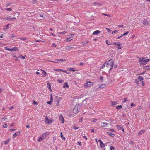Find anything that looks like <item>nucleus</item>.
<instances>
[{
  "label": "nucleus",
  "mask_w": 150,
  "mask_h": 150,
  "mask_svg": "<svg viewBox=\"0 0 150 150\" xmlns=\"http://www.w3.org/2000/svg\"><path fill=\"white\" fill-rule=\"evenodd\" d=\"M48 134V133L47 132L44 133L42 135L39 137L38 141L39 142H40L42 140L45 139L47 137Z\"/></svg>",
  "instance_id": "f257e3e1"
},
{
  "label": "nucleus",
  "mask_w": 150,
  "mask_h": 150,
  "mask_svg": "<svg viewBox=\"0 0 150 150\" xmlns=\"http://www.w3.org/2000/svg\"><path fill=\"white\" fill-rule=\"evenodd\" d=\"M109 63H110V68L109 69V71H110L112 69L113 67L114 64V61L112 59H111L107 62L106 64V66L108 67H109L108 65L110 64Z\"/></svg>",
  "instance_id": "f03ea898"
},
{
  "label": "nucleus",
  "mask_w": 150,
  "mask_h": 150,
  "mask_svg": "<svg viewBox=\"0 0 150 150\" xmlns=\"http://www.w3.org/2000/svg\"><path fill=\"white\" fill-rule=\"evenodd\" d=\"M139 58V61L141 65H144L147 63V62L146 61V59H144V58Z\"/></svg>",
  "instance_id": "7ed1b4c3"
},
{
  "label": "nucleus",
  "mask_w": 150,
  "mask_h": 150,
  "mask_svg": "<svg viewBox=\"0 0 150 150\" xmlns=\"http://www.w3.org/2000/svg\"><path fill=\"white\" fill-rule=\"evenodd\" d=\"M93 83L90 81L88 82L84 85V86L85 88H88L90 86H93Z\"/></svg>",
  "instance_id": "20e7f679"
},
{
  "label": "nucleus",
  "mask_w": 150,
  "mask_h": 150,
  "mask_svg": "<svg viewBox=\"0 0 150 150\" xmlns=\"http://www.w3.org/2000/svg\"><path fill=\"white\" fill-rule=\"evenodd\" d=\"M78 105H76L73 109V112L74 113H77L78 112Z\"/></svg>",
  "instance_id": "39448f33"
},
{
  "label": "nucleus",
  "mask_w": 150,
  "mask_h": 150,
  "mask_svg": "<svg viewBox=\"0 0 150 150\" xmlns=\"http://www.w3.org/2000/svg\"><path fill=\"white\" fill-rule=\"evenodd\" d=\"M116 127L119 130L122 129L123 132H124V130L123 129V127L122 126L119 125H116Z\"/></svg>",
  "instance_id": "423d86ee"
},
{
  "label": "nucleus",
  "mask_w": 150,
  "mask_h": 150,
  "mask_svg": "<svg viewBox=\"0 0 150 150\" xmlns=\"http://www.w3.org/2000/svg\"><path fill=\"white\" fill-rule=\"evenodd\" d=\"M143 24L147 26L149 24V22L148 21L144 19L143 21Z\"/></svg>",
  "instance_id": "0eeeda50"
},
{
  "label": "nucleus",
  "mask_w": 150,
  "mask_h": 150,
  "mask_svg": "<svg viewBox=\"0 0 150 150\" xmlns=\"http://www.w3.org/2000/svg\"><path fill=\"white\" fill-rule=\"evenodd\" d=\"M55 99H56V101L57 102V105H59V100L60 99V98H59L58 97V96H55Z\"/></svg>",
  "instance_id": "6e6552de"
},
{
  "label": "nucleus",
  "mask_w": 150,
  "mask_h": 150,
  "mask_svg": "<svg viewBox=\"0 0 150 150\" xmlns=\"http://www.w3.org/2000/svg\"><path fill=\"white\" fill-rule=\"evenodd\" d=\"M59 120L62 121V124L64 123V119L62 115H60L59 117Z\"/></svg>",
  "instance_id": "1a4fd4ad"
},
{
  "label": "nucleus",
  "mask_w": 150,
  "mask_h": 150,
  "mask_svg": "<svg viewBox=\"0 0 150 150\" xmlns=\"http://www.w3.org/2000/svg\"><path fill=\"white\" fill-rule=\"evenodd\" d=\"M53 102V96L52 94L50 95V101L47 102V103L48 104H51Z\"/></svg>",
  "instance_id": "9d476101"
},
{
  "label": "nucleus",
  "mask_w": 150,
  "mask_h": 150,
  "mask_svg": "<svg viewBox=\"0 0 150 150\" xmlns=\"http://www.w3.org/2000/svg\"><path fill=\"white\" fill-rule=\"evenodd\" d=\"M20 134V132H15L14 133L13 136V138H15L16 136H19Z\"/></svg>",
  "instance_id": "9b49d317"
},
{
  "label": "nucleus",
  "mask_w": 150,
  "mask_h": 150,
  "mask_svg": "<svg viewBox=\"0 0 150 150\" xmlns=\"http://www.w3.org/2000/svg\"><path fill=\"white\" fill-rule=\"evenodd\" d=\"M41 70L42 71V76L43 77H45L46 76L47 73L46 72V71L43 70L41 69Z\"/></svg>",
  "instance_id": "f8f14e48"
},
{
  "label": "nucleus",
  "mask_w": 150,
  "mask_h": 150,
  "mask_svg": "<svg viewBox=\"0 0 150 150\" xmlns=\"http://www.w3.org/2000/svg\"><path fill=\"white\" fill-rule=\"evenodd\" d=\"M54 71H61L62 72H66L67 74H69V72H67L66 70H62V69H55Z\"/></svg>",
  "instance_id": "ddd939ff"
},
{
  "label": "nucleus",
  "mask_w": 150,
  "mask_h": 150,
  "mask_svg": "<svg viewBox=\"0 0 150 150\" xmlns=\"http://www.w3.org/2000/svg\"><path fill=\"white\" fill-rule=\"evenodd\" d=\"M101 124L102 127H107V125H109L108 123L105 122H102Z\"/></svg>",
  "instance_id": "4468645a"
},
{
  "label": "nucleus",
  "mask_w": 150,
  "mask_h": 150,
  "mask_svg": "<svg viewBox=\"0 0 150 150\" xmlns=\"http://www.w3.org/2000/svg\"><path fill=\"white\" fill-rule=\"evenodd\" d=\"M18 50V48L16 47H14L11 49H10V51L11 52L15 51L16 50Z\"/></svg>",
  "instance_id": "2eb2a0df"
},
{
  "label": "nucleus",
  "mask_w": 150,
  "mask_h": 150,
  "mask_svg": "<svg viewBox=\"0 0 150 150\" xmlns=\"http://www.w3.org/2000/svg\"><path fill=\"white\" fill-rule=\"evenodd\" d=\"M100 32V31L99 30H96V31L93 32V35H98L99 34Z\"/></svg>",
  "instance_id": "dca6fc26"
},
{
  "label": "nucleus",
  "mask_w": 150,
  "mask_h": 150,
  "mask_svg": "<svg viewBox=\"0 0 150 150\" xmlns=\"http://www.w3.org/2000/svg\"><path fill=\"white\" fill-rule=\"evenodd\" d=\"M53 120L52 119H50L48 120L47 121L46 123H47L48 124H50L52 122Z\"/></svg>",
  "instance_id": "f3484780"
},
{
  "label": "nucleus",
  "mask_w": 150,
  "mask_h": 150,
  "mask_svg": "<svg viewBox=\"0 0 150 150\" xmlns=\"http://www.w3.org/2000/svg\"><path fill=\"white\" fill-rule=\"evenodd\" d=\"M107 133L108 134L110 135V136L112 137H114L115 136V134L113 133L112 132H111L110 131L107 132Z\"/></svg>",
  "instance_id": "a211bd4d"
},
{
  "label": "nucleus",
  "mask_w": 150,
  "mask_h": 150,
  "mask_svg": "<svg viewBox=\"0 0 150 150\" xmlns=\"http://www.w3.org/2000/svg\"><path fill=\"white\" fill-rule=\"evenodd\" d=\"M63 87V88H66V87H67V88L69 87V86H68V84L67 83V82H65L64 83Z\"/></svg>",
  "instance_id": "6ab92c4d"
},
{
  "label": "nucleus",
  "mask_w": 150,
  "mask_h": 150,
  "mask_svg": "<svg viewBox=\"0 0 150 150\" xmlns=\"http://www.w3.org/2000/svg\"><path fill=\"white\" fill-rule=\"evenodd\" d=\"M145 132V131L144 130H141L138 133V136L141 135L142 134Z\"/></svg>",
  "instance_id": "aec40b11"
},
{
  "label": "nucleus",
  "mask_w": 150,
  "mask_h": 150,
  "mask_svg": "<svg viewBox=\"0 0 150 150\" xmlns=\"http://www.w3.org/2000/svg\"><path fill=\"white\" fill-rule=\"evenodd\" d=\"M68 70H69V71H73L74 72L75 71H78L77 70H75L74 68H69L68 69Z\"/></svg>",
  "instance_id": "412c9836"
},
{
  "label": "nucleus",
  "mask_w": 150,
  "mask_h": 150,
  "mask_svg": "<svg viewBox=\"0 0 150 150\" xmlns=\"http://www.w3.org/2000/svg\"><path fill=\"white\" fill-rule=\"evenodd\" d=\"M117 104V101H112L111 102V105L112 106H115Z\"/></svg>",
  "instance_id": "4be33fe9"
},
{
  "label": "nucleus",
  "mask_w": 150,
  "mask_h": 150,
  "mask_svg": "<svg viewBox=\"0 0 150 150\" xmlns=\"http://www.w3.org/2000/svg\"><path fill=\"white\" fill-rule=\"evenodd\" d=\"M105 144H104L103 142H101L100 144V146L101 148H103L105 147Z\"/></svg>",
  "instance_id": "5701e85b"
},
{
  "label": "nucleus",
  "mask_w": 150,
  "mask_h": 150,
  "mask_svg": "<svg viewBox=\"0 0 150 150\" xmlns=\"http://www.w3.org/2000/svg\"><path fill=\"white\" fill-rule=\"evenodd\" d=\"M106 43L108 45H112V43H111V42H110V41L108 40H106Z\"/></svg>",
  "instance_id": "b1692460"
},
{
  "label": "nucleus",
  "mask_w": 150,
  "mask_h": 150,
  "mask_svg": "<svg viewBox=\"0 0 150 150\" xmlns=\"http://www.w3.org/2000/svg\"><path fill=\"white\" fill-rule=\"evenodd\" d=\"M74 48V47H71V46H67L66 47V50H71V49L72 48Z\"/></svg>",
  "instance_id": "393cba45"
},
{
  "label": "nucleus",
  "mask_w": 150,
  "mask_h": 150,
  "mask_svg": "<svg viewBox=\"0 0 150 150\" xmlns=\"http://www.w3.org/2000/svg\"><path fill=\"white\" fill-rule=\"evenodd\" d=\"M10 140V139L8 138L7 140L4 141V144H5V145L7 144L9 142Z\"/></svg>",
  "instance_id": "a878e982"
},
{
  "label": "nucleus",
  "mask_w": 150,
  "mask_h": 150,
  "mask_svg": "<svg viewBox=\"0 0 150 150\" xmlns=\"http://www.w3.org/2000/svg\"><path fill=\"white\" fill-rule=\"evenodd\" d=\"M21 58L22 59H25V56H23V55H20V56H18V57L17 58V60L18 59V58Z\"/></svg>",
  "instance_id": "bb28decb"
},
{
  "label": "nucleus",
  "mask_w": 150,
  "mask_h": 150,
  "mask_svg": "<svg viewBox=\"0 0 150 150\" xmlns=\"http://www.w3.org/2000/svg\"><path fill=\"white\" fill-rule=\"evenodd\" d=\"M4 20H11V16H9L8 17H6L4 18Z\"/></svg>",
  "instance_id": "cd10ccee"
},
{
  "label": "nucleus",
  "mask_w": 150,
  "mask_h": 150,
  "mask_svg": "<svg viewBox=\"0 0 150 150\" xmlns=\"http://www.w3.org/2000/svg\"><path fill=\"white\" fill-rule=\"evenodd\" d=\"M138 79L140 81H142L144 80V78L143 77L141 76L138 77Z\"/></svg>",
  "instance_id": "c85d7f7f"
},
{
  "label": "nucleus",
  "mask_w": 150,
  "mask_h": 150,
  "mask_svg": "<svg viewBox=\"0 0 150 150\" xmlns=\"http://www.w3.org/2000/svg\"><path fill=\"white\" fill-rule=\"evenodd\" d=\"M54 60H55V61H57L58 62L59 61H64L65 60L63 59H56Z\"/></svg>",
  "instance_id": "c756f323"
},
{
  "label": "nucleus",
  "mask_w": 150,
  "mask_h": 150,
  "mask_svg": "<svg viewBox=\"0 0 150 150\" xmlns=\"http://www.w3.org/2000/svg\"><path fill=\"white\" fill-rule=\"evenodd\" d=\"M47 88L50 89V91H52L51 86L49 83H47Z\"/></svg>",
  "instance_id": "7c9ffc66"
},
{
  "label": "nucleus",
  "mask_w": 150,
  "mask_h": 150,
  "mask_svg": "<svg viewBox=\"0 0 150 150\" xmlns=\"http://www.w3.org/2000/svg\"><path fill=\"white\" fill-rule=\"evenodd\" d=\"M58 81L59 83H62L64 82V80L62 79H59L58 80Z\"/></svg>",
  "instance_id": "2f4dec72"
},
{
  "label": "nucleus",
  "mask_w": 150,
  "mask_h": 150,
  "mask_svg": "<svg viewBox=\"0 0 150 150\" xmlns=\"http://www.w3.org/2000/svg\"><path fill=\"white\" fill-rule=\"evenodd\" d=\"M117 45L118 46L117 48L118 49H121L122 48V47L120 46L121 44L120 43H118Z\"/></svg>",
  "instance_id": "473e14b6"
},
{
  "label": "nucleus",
  "mask_w": 150,
  "mask_h": 150,
  "mask_svg": "<svg viewBox=\"0 0 150 150\" xmlns=\"http://www.w3.org/2000/svg\"><path fill=\"white\" fill-rule=\"evenodd\" d=\"M60 135H61V138H62V139L65 140V137L63 136L62 132L61 133Z\"/></svg>",
  "instance_id": "72a5a7b5"
},
{
  "label": "nucleus",
  "mask_w": 150,
  "mask_h": 150,
  "mask_svg": "<svg viewBox=\"0 0 150 150\" xmlns=\"http://www.w3.org/2000/svg\"><path fill=\"white\" fill-rule=\"evenodd\" d=\"M144 69H147V70H150V68L149 66H146V67L144 66Z\"/></svg>",
  "instance_id": "f704fd0d"
},
{
  "label": "nucleus",
  "mask_w": 150,
  "mask_h": 150,
  "mask_svg": "<svg viewBox=\"0 0 150 150\" xmlns=\"http://www.w3.org/2000/svg\"><path fill=\"white\" fill-rule=\"evenodd\" d=\"M73 39V38L72 37L68 38L67 39V41H71Z\"/></svg>",
  "instance_id": "c9c22d12"
},
{
  "label": "nucleus",
  "mask_w": 150,
  "mask_h": 150,
  "mask_svg": "<svg viewBox=\"0 0 150 150\" xmlns=\"http://www.w3.org/2000/svg\"><path fill=\"white\" fill-rule=\"evenodd\" d=\"M122 106L121 105H118L116 107V108L117 109H120L122 108Z\"/></svg>",
  "instance_id": "e433bc0d"
},
{
  "label": "nucleus",
  "mask_w": 150,
  "mask_h": 150,
  "mask_svg": "<svg viewBox=\"0 0 150 150\" xmlns=\"http://www.w3.org/2000/svg\"><path fill=\"white\" fill-rule=\"evenodd\" d=\"M118 31V30H116L115 31H113L112 32V34H114L115 33H117Z\"/></svg>",
  "instance_id": "4c0bfd02"
},
{
  "label": "nucleus",
  "mask_w": 150,
  "mask_h": 150,
  "mask_svg": "<svg viewBox=\"0 0 150 150\" xmlns=\"http://www.w3.org/2000/svg\"><path fill=\"white\" fill-rule=\"evenodd\" d=\"M105 85L104 84H100L99 85V88H102L104 87Z\"/></svg>",
  "instance_id": "58836bf2"
},
{
  "label": "nucleus",
  "mask_w": 150,
  "mask_h": 150,
  "mask_svg": "<svg viewBox=\"0 0 150 150\" xmlns=\"http://www.w3.org/2000/svg\"><path fill=\"white\" fill-rule=\"evenodd\" d=\"M129 33V31H127L126 32H125V33L124 34H123V35H122V36H124L127 34H128Z\"/></svg>",
  "instance_id": "ea45409f"
},
{
  "label": "nucleus",
  "mask_w": 150,
  "mask_h": 150,
  "mask_svg": "<svg viewBox=\"0 0 150 150\" xmlns=\"http://www.w3.org/2000/svg\"><path fill=\"white\" fill-rule=\"evenodd\" d=\"M19 39H21L23 40H26L27 39L25 37H24V38H19Z\"/></svg>",
  "instance_id": "a19ab883"
},
{
  "label": "nucleus",
  "mask_w": 150,
  "mask_h": 150,
  "mask_svg": "<svg viewBox=\"0 0 150 150\" xmlns=\"http://www.w3.org/2000/svg\"><path fill=\"white\" fill-rule=\"evenodd\" d=\"M128 98H126L124 99V101H123V102H125L126 101H128Z\"/></svg>",
  "instance_id": "79ce46f5"
},
{
  "label": "nucleus",
  "mask_w": 150,
  "mask_h": 150,
  "mask_svg": "<svg viewBox=\"0 0 150 150\" xmlns=\"http://www.w3.org/2000/svg\"><path fill=\"white\" fill-rule=\"evenodd\" d=\"M107 62H106L105 63H104L103 64H102L101 66V68H102L103 67H104L105 65V64H106Z\"/></svg>",
  "instance_id": "37998d69"
},
{
  "label": "nucleus",
  "mask_w": 150,
  "mask_h": 150,
  "mask_svg": "<svg viewBox=\"0 0 150 150\" xmlns=\"http://www.w3.org/2000/svg\"><path fill=\"white\" fill-rule=\"evenodd\" d=\"M106 29L108 31V32L109 33H111L112 31L109 28H106Z\"/></svg>",
  "instance_id": "c03bdc74"
},
{
  "label": "nucleus",
  "mask_w": 150,
  "mask_h": 150,
  "mask_svg": "<svg viewBox=\"0 0 150 150\" xmlns=\"http://www.w3.org/2000/svg\"><path fill=\"white\" fill-rule=\"evenodd\" d=\"M11 3H8V4H7L6 5V7H8V6H9V5H11Z\"/></svg>",
  "instance_id": "a18cd8bd"
},
{
  "label": "nucleus",
  "mask_w": 150,
  "mask_h": 150,
  "mask_svg": "<svg viewBox=\"0 0 150 150\" xmlns=\"http://www.w3.org/2000/svg\"><path fill=\"white\" fill-rule=\"evenodd\" d=\"M3 127L4 128H6L7 127V124H5L3 125Z\"/></svg>",
  "instance_id": "49530a36"
},
{
  "label": "nucleus",
  "mask_w": 150,
  "mask_h": 150,
  "mask_svg": "<svg viewBox=\"0 0 150 150\" xmlns=\"http://www.w3.org/2000/svg\"><path fill=\"white\" fill-rule=\"evenodd\" d=\"M59 34L64 35L66 33V32L64 31L62 32H59Z\"/></svg>",
  "instance_id": "de8ad7c7"
},
{
  "label": "nucleus",
  "mask_w": 150,
  "mask_h": 150,
  "mask_svg": "<svg viewBox=\"0 0 150 150\" xmlns=\"http://www.w3.org/2000/svg\"><path fill=\"white\" fill-rule=\"evenodd\" d=\"M110 149V150H115L114 147L113 146H111Z\"/></svg>",
  "instance_id": "09e8293b"
},
{
  "label": "nucleus",
  "mask_w": 150,
  "mask_h": 150,
  "mask_svg": "<svg viewBox=\"0 0 150 150\" xmlns=\"http://www.w3.org/2000/svg\"><path fill=\"white\" fill-rule=\"evenodd\" d=\"M15 36V35L13 34H12L10 35V37L11 38H13Z\"/></svg>",
  "instance_id": "8fccbe9b"
},
{
  "label": "nucleus",
  "mask_w": 150,
  "mask_h": 150,
  "mask_svg": "<svg viewBox=\"0 0 150 150\" xmlns=\"http://www.w3.org/2000/svg\"><path fill=\"white\" fill-rule=\"evenodd\" d=\"M134 81L138 85L139 84V82L137 79H135Z\"/></svg>",
  "instance_id": "3c124183"
},
{
  "label": "nucleus",
  "mask_w": 150,
  "mask_h": 150,
  "mask_svg": "<svg viewBox=\"0 0 150 150\" xmlns=\"http://www.w3.org/2000/svg\"><path fill=\"white\" fill-rule=\"evenodd\" d=\"M48 119L47 116H46L45 117V123H46L48 120Z\"/></svg>",
  "instance_id": "603ef678"
},
{
  "label": "nucleus",
  "mask_w": 150,
  "mask_h": 150,
  "mask_svg": "<svg viewBox=\"0 0 150 150\" xmlns=\"http://www.w3.org/2000/svg\"><path fill=\"white\" fill-rule=\"evenodd\" d=\"M73 129H74L75 130H76L78 128L76 126H74L73 127Z\"/></svg>",
  "instance_id": "864d4df0"
},
{
  "label": "nucleus",
  "mask_w": 150,
  "mask_h": 150,
  "mask_svg": "<svg viewBox=\"0 0 150 150\" xmlns=\"http://www.w3.org/2000/svg\"><path fill=\"white\" fill-rule=\"evenodd\" d=\"M6 10L8 11H11L12 10V9L11 8H7L6 9Z\"/></svg>",
  "instance_id": "5fc2aeb1"
},
{
  "label": "nucleus",
  "mask_w": 150,
  "mask_h": 150,
  "mask_svg": "<svg viewBox=\"0 0 150 150\" xmlns=\"http://www.w3.org/2000/svg\"><path fill=\"white\" fill-rule=\"evenodd\" d=\"M50 35H52L53 36H56V35L55 34L53 33H52V32L50 33Z\"/></svg>",
  "instance_id": "6e6d98bb"
},
{
  "label": "nucleus",
  "mask_w": 150,
  "mask_h": 150,
  "mask_svg": "<svg viewBox=\"0 0 150 150\" xmlns=\"http://www.w3.org/2000/svg\"><path fill=\"white\" fill-rule=\"evenodd\" d=\"M52 46L53 47H55L57 45L54 43H53L52 44Z\"/></svg>",
  "instance_id": "4d7b16f0"
},
{
  "label": "nucleus",
  "mask_w": 150,
  "mask_h": 150,
  "mask_svg": "<svg viewBox=\"0 0 150 150\" xmlns=\"http://www.w3.org/2000/svg\"><path fill=\"white\" fill-rule=\"evenodd\" d=\"M136 106V105L134 104L133 103H131V106Z\"/></svg>",
  "instance_id": "13d9d810"
},
{
  "label": "nucleus",
  "mask_w": 150,
  "mask_h": 150,
  "mask_svg": "<svg viewBox=\"0 0 150 150\" xmlns=\"http://www.w3.org/2000/svg\"><path fill=\"white\" fill-rule=\"evenodd\" d=\"M5 50H6L10 51V49L8 47H6V48H5Z\"/></svg>",
  "instance_id": "bf43d9fd"
},
{
  "label": "nucleus",
  "mask_w": 150,
  "mask_h": 150,
  "mask_svg": "<svg viewBox=\"0 0 150 150\" xmlns=\"http://www.w3.org/2000/svg\"><path fill=\"white\" fill-rule=\"evenodd\" d=\"M118 43H117V42H115V43H112V45H117V44Z\"/></svg>",
  "instance_id": "052dcab7"
},
{
  "label": "nucleus",
  "mask_w": 150,
  "mask_h": 150,
  "mask_svg": "<svg viewBox=\"0 0 150 150\" xmlns=\"http://www.w3.org/2000/svg\"><path fill=\"white\" fill-rule=\"evenodd\" d=\"M6 119H7V118L3 117V118H2V120L4 121L6 120Z\"/></svg>",
  "instance_id": "680f3d73"
},
{
  "label": "nucleus",
  "mask_w": 150,
  "mask_h": 150,
  "mask_svg": "<svg viewBox=\"0 0 150 150\" xmlns=\"http://www.w3.org/2000/svg\"><path fill=\"white\" fill-rule=\"evenodd\" d=\"M77 144L79 145V146H81V142L80 141H79L77 143Z\"/></svg>",
  "instance_id": "e2e57ef3"
},
{
  "label": "nucleus",
  "mask_w": 150,
  "mask_h": 150,
  "mask_svg": "<svg viewBox=\"0 0 150 150\" xmlns=\"http://www.w3.org/2000/svg\"><path fill=\"white\" fill-rule=\"evenodd\" d=\"M103 76H101L100 77V79L101 80V82H102V80L103 79Z\"/></svg>",
  "instance_id": "0e129e2a"
},
{
  "label": "nucleus",
  "mask_w": 150,
  "mask_h": 150,
  "mask_svg": "<svg viewBox=\"0 0 150 150\" xmlns=\"http://www.w3.org/2000/svg\"><path fill=\"white\" fill-rule=\"evenodd\" d=\"M145 72H146V71H144L142 73H141V74H139V75H142V74H145Z\"/></svg>",
  "instance_id": "69168bd1"
},
{
  "label": "nucleus",
  "mask_w": 150,
  "mask_h": 150,
  "mask_svg": "<svg viewBox=\"0 0 150 150\" xmlns=\"http://www.w3.org/2000/svg\"><path fill=\"white\" fill-rule=\"evenodd\" d=\"M83 138L85 139L86 140H87V138L86 137V136H83Z\"/></svg>",
  "instance_id": "338daca9"
},
{
  "label": "nucleus",
  "mask_w": 150,
  "mask_h": 150,
  "mask_svg": "<svg viewBox=\"0 0 150 150\" xmlns=\"http://www.w3.org/2000/svg\"><path fill=\"white\" fill-rule=\"evenodd\" d=\"M83 64H84V63L83 62H81L79 64L80 66H82Z\"/></svg>",
  "instance_id": "774afa93"
}]
</instances>
